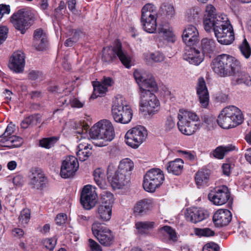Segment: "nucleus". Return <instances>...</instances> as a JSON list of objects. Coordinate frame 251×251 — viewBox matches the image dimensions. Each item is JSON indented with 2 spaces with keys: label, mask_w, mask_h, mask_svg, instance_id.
<instances>
[{
  "label": "nucleus",
  "mask_w": 251,
  "mask_h": 251,
  "mask_svg": "<svg viewBox=\"0 0 251 251\" xmlns=\"http://www.w3.org/2000/svg\"><path fill=\"white\" fill-rule=\"evenodd\" d=\"M90 136L95 141L94 144L98 147L106 146L115 137V131L111 122L106 119L99 121L91 128Z\"/></svg>",
  "instance_id": "obj_1"
},
{
  "label": "nucleus",
  "mask_w": 251,
  "mask_h": 251,
  "mask_svg": "<svg viewBox=\"0 0 251 251\" xmlns=\"http://www.w3.org/2000/svg\"><path fill=\"white\" fill-rule=\"evenodd\" d=\"M177 118L178 129L186 135L194 134L201 126L199 116L193 111L180 109Z\"/></svg>",
  "instance_id": "obj_2"
},
{
  "label": "nucleus",
  "mask_w": 251,
  "mask_h": 251,
  "mask_svg": "<svg viewBox=\"0 0 251 251\" xmlns=\"http://www.w3.org/2000/svg\"><path fill=\"white\" fill-rule=\"evenodd\" d=\"M243 118L241 111L234 106L224 108L219 114L217 122L223 128L234 127L243 122Z\"/></svg>",
  "instance_id": "obj_3"
},
{
  "label": "nucleus",
  "mask_w": 251,
  "mask_h": 251,
  "mask_svg": "<svg viewBox=\"0 0 251 251\" xmlns=\"http://www.w3.org/2000/svg\"><path fill=\"white\" fill-rule=\"evenodd\" d=\"M111 113L116 122L123 124L128 123L133 116L131 106L122 96L116 97L112 106Z\"/></svg>",
  "instance_id": "obj_4"
},
{
  "label": "nucleus",
  "mask_w": 251,
  "mask_h": 251,
  "mask_svg": "<svg viewBox=\"0 0 251 251\" xmlns=\"http://www.w3.org/2000/svg\"><path fill=\"white\" fill-rule=\"evenodd\" d=\"M141 13L140 22L143 30L149 33H155L158 17L157 7L151 3H147L142 8Z\"/></svg>",
  "instance_id": "obj_5"
},
{
  "label": "nucleus",
  "mask_w": 251,
  "mask_h": 251,
  "mask_svg": "<svg viewBox=\"0 0 251 251\" xmlns=\"http://www.w3.org/2000/svg\"><path fill=\"white\" fill-rule=\"evenodd\" d=\"M118 57L122 63L126 68L131 66V59L127 53L123 50L122 43L119 40L115 41L113 46L103 48L102 58L105 61L110 62Z\"/></svg>",
  "instance_id": "obj_6"
},
{
  "label": "nucleus",
  "mask_w": 251,
  "mask_h": 251,
  "mask_svg": "<svg viewBox=\"0 0 251 251\" xmlns=\"http://www.w3.org/2000/svg\"><path fill=\"white\" fill-rule=\"evenodd\" d=\"M151 89L143 90L140 94V110L150 116L157 113L160 109V102Z\"/></svg>",
  "instance_id": "obj_7"
},
{
  "label": "nucleus",
  "mask_w": 251,
  "mask_h": 251,
  "mask_svg": "<svg viewBox=\"0 0 251 251\" xmlns=\"http://www.w3.org/2000/svg\"><path fill=\"white\" fill-rule=\"evenodd\" d=\"M148 135V131L145 127L137 126L126 132L125 142L128 146L137 149L146 141Z\"/></svg>",
  "instance_id": "obj_8"
},
{
  "label": "nucleus",
  "mask_w": 251,
  "mask_h": 251,
  "mask_svg": "<svg viewBox=\"0 0 251 251\" xmlns=\"http://www.w3.org/2000/svg\"><path fill=\"white\" fill-rule=\"evenodd\" d=\"M165 177L163 171L160 169H151L144 177L143 186L149 192H154L163 182Z\"/></svg>",
  "instance_id": "obj_9"
},
{
  "label": "nucleus",
  "mask_w": 251,
  "mask_h": 251,
  "mask_svg": "<svg viewBox=\"0 0 251 251\" xmlns=\"http://www.w3.org/2000/svg\"><path fill=\"white\" fill-rule=\"evenodd\" d=\"M34 14L31 11L21 9L12 15L10 21L13 26L22 34H24L31 25Z\"/></svg>",
  "instance_id": "obj_10"
},
{
  "label": "nucleus",
  "mask_w": 251,
  "mask_h": 251,
  "mask_svg": "<svg viewBox=\"0 0 251 251\" xmlns=\"http://www.w3.org/2000/svg\"><path fill=\"white\" fill-rule=\"evenodd\" d=\"M91 228L93 234L101 245L109 247L113 243L114 235L109 228L99 222H95Z\"/></svg>",
  "instance_id": "obj_11"
},
{
  "label": "nucleus",
  "mask_w": 251,
  "mask_h": 251,
  "mask_svg": "<svg viewBox=\"0 0 251 251\" xmlns=\"http://www.w3.org/2000/svg\"><path fill=\"white\" fill-rule=\"evenodd\" d=\"M133 76L139 87L140 93L148 89L155 90L157 84L154 78L146 71L142 69H136Z\"/></svg>",
  "instance_id": "obj_12"
},
{
  "label": "nucleus",
  "mask_w": 251,
  "mask_h": 251,
  "mask_svg": "<svg viewBox=\"0 0 251 251\" xmlns=\"http://www.w3.org/2000/svg\"><path fill=\"white\" fill-rule=\"evenodd\" d=\"M76 136L78 141L79 142L76 149V154L80 161H84L91 155L92 146L89 143L90 140L88 137L86 131H78Z\"/></svg>",
  "instance_id": "obj_13"
},
{
  "label": "nucleus",
  "mask_w": 251,
  "mask_h": 251,
  "mask_svg": "<svg viewBox=\"0 0 251 251\" xmlns=\"http://www.w3.org/2000/svg\"><path fill=\"white\" fill-rule=\"evenodd\" d=\"M115 165L110 164L107 168V179L113 188L120 189L129 180L128 175L124 174L118 170L115 171Z\"/></svg>",
  "instance_id": "obj_14"
},
{
  "label": "nucleus",
  "mask_w": 251,
  "mask_h": 251,
  "mask_svg": "<svg viewBox=\"0 0 251 251\" xmlns=\"http://www.w3.org/2000/svg\"><path fill=\"white\" fill-rule=\"evenodd\" d=\"M218 42L222 45H229L234 40L233 29L231 24L212 29Z\"/></svg>",
  "instance_id": "obj_15"
},
{
  "label": "nucleus",
  "mask_w": 251,
  "mask_h": 251,
  "mask_svg": "<svg viewBox=\"0 0 251 251\" xmlns=\"http://www.w3.org/2000/svg\"><path fill=\"white\" fill-rule=\"evenodd\" d=\"M97 198L95 187L91 185H87L82 189L80 202L85 209L89 210L95 206L97 202Z\"/></svg>",
  "instance_id": "obj_16"
},
{
  "label": "nucleus",
  "mask_w": 251,
  "mask_h": 251,
  "mask_svg": "<svg viewBox=\"0 0 251 251\" xmlns=\"http://www.w3.org/2000/svg\"><path fill=\"white\" fill-rule=\"evenodd\" d=\"M79 164L77 158L74 156L69 155L65 157L62 162L60 169V176L68 178L73 176L77 171Z\"/></svg>",
  "instance_id": "obj_17"
},
{
  "label": "nucleus",
  "mask_w": 251,
  "mask_h": 251,
  "mask_svg": "<svg viewBox=\"0 0 251 251\" xmlns=\"http://www.w3.org/2000/svg\"><path fill=\"white\" fill-rule=\"evenodd\" d=\"M230 196V193L227 187L222 185L209 193L208 198L214 204L222 205L228 201Z\"/></svg>",
  "instance_id": "obj_18"
},
{
  "label": "nucleus",
  "mask_w": 251,
  "mask_h": 251,
  "mask_svg": "<svg viewBox=\"0 0 251 251\" xmlns=\"http://www.w3.org/2000/svg\"><path fill=\"white\" fill-rule=\"evenodd\" d=\"M49 91L52 92H56L59 93L62 92L64 93L65 96L68 95L69 97L67 99L64 98L63 96L60 99V101L62 102L63 104L68 105L70 104L72 107L76 108H81L83 106V103L80 102L76 98L73 97L72 95L71 94V89H68V88L65 87V86H63L62 88H60L56 86L50 87L49 88Z\"/></svg>",
  "instance_id": "obj_19"
},
{
  "label": "nucleus",
  "mask_w": 251,
  "mask_h": 251,
  "mask_svg": "<svg viewBox=\"0 0 251 251\" xmlns=\"http://www.w3.org/2000/svg\"><path fill=\"white\" fill-rule=\"evenodd\" d=\"M47 182V178L41 170L32 171L29 181V185L31 188L41 190L45 187Z\"/></svg>",
  "instance_id": "obj_20"
},
{
  "label": "nucleus",
  "mask_w": 251,
  "mask_h": 251,
  "mask_svg": "<svg viewBox=\"0 0 251 251\" xmlns=\"http://www.w3.org/2000/svg\"><path fill=\"white\" fill-rule=\"evenodd\" d=\"M229 55L223 54L219 55L212 61L211 67L213 71L221 77H226Z\"/></svg>",
  "instance_id": "obj_21"
},
{
  "label": "nucleus",
  "mask_w": 251,
  "mask_h": 251,
  "mask_svg": "<svg viewBox=\"0 0 251 251\" xmlns=\"http://www.w3.org/2000/svg\"><path fill=\"white\" fill-rule=\"evenodd\" d=\"M231 213L226 209H220L217 210L213 216V223L217 227L227 226L231 222Z\"/></svg>",
  "instance_id": "obj_22"
},
{
  "label": "nucleus",
  "mask_w": 251,
  "mask_h": 251,
  "mask_svg": "<svg viewBox=\"0 0 251 251\" xmlns=\"http://www.w3.org/2000/svg\"><path fill=\"white\" fill-rule=\"evenodd\" d=\"M182 40L187 46L195 44L199 40V33L198 29L194 25H187L182 33Z\"/></svg>",
  "instance_id": "obj_23"
},
{
  "label": "nucleus",
  "mask_w": 251,
  "mask_h": 251,
  "mask_svg": "<svg viewBox=\"0 0 251 251\" xmlns=\"http://www.w3.org/2000/svg\"><path fill=\"white\" fill-rule=\"evenodd\" d=\"M25 65V56L21 51L15 52L9 60V68L16 73L23 71Z\"/></svg>",
  "instance_id": "obj_24"
},
{
  "label": "nucleus",
  "mask_w": 251,
  "mask_h": 251,
  "mask_svg": "<svg viewBox=\"0 0 251 251\" xmlns=\"http://www.w3.org/2000/svg\"><path fill=\"white\" fill-rule=\"evenodd\" d=\"M153 202L151 199H143L137 201L132 211L135 216H142L147 214L152 208Z\"/></svg>",
  "instance_id": "obj_25"
},
{
  "label": "nucleus",
  "mask_w": 251,
  "mask_h": 251,
  "mask_svg": "<svg viewBox=\"0 0 251 251\" xmlns=\"http://www.w3.org/2000/svg\"><path fill=\"white\" fill-rule=\"evenodd\" d=\"M184 59L191 64L199 65L203 60L202 53L195 48L187 47L183 55Z\"/></svg>",
  "instance_id": "obj_26"
},
{
  "label": "nucleus",
  "mask_w": 251,
  "mask_h": 251,
  "mask_svg": "<svg viewBox=\"0 0 251 251\" xmlns=\"http://www.w3.org/2000/svg\"><path fill=\"white\" fill-rule=\"evenodd\" d=\"M196 89L201 106L206 107L209 103V93L203 78L198 79Z\"/></svg>",
  "instance_id": "obj_27"
},
{
  "label": "nucleus",
  "mask_w": 251,
  "mask_h": 251,
  "mask_svg": "<svg viewBox=\"0 0 251 251\" xmlns=\"http://www.w3.org/2000/svg\"><path fill=\"white\" fill-rule=\"evenodd\" d=\"M157 31L158 34L168 43H173L176 41V36L174 33L173 27L169 23H162L159 24Z\"/></svg>",
  "instance_id": "obj_28"
},
{
  "label": "nucleus",
  "mask_w": 251,
  "mask_h": 251,
  "mask_svg": "<svg viewBox=\"0 0 251 251\" xmlns=\"http://www.w3.org/2000/svg\"><path fill=\"white\" fill-rule=\"evenodd\" d=\"M185 215L187 220L194 223L201 222L208 216L207 211L201 208H194L187 210Z\"/></svg>",
  "instance_id": "obj_29"
},
{
  "label": "nucleus",
  "mask_w": 251,
  "mask_h": 251,
  "mask_svg": "<svg viewBox=\"0 0 251 251\" xmlns=\"http://www.w3.org/2000/svg\"><path fill=\"white\" fill-rule=\"evenodd\" d=\"M47 37L45 32L41 28L34 31L33 36V47L38 50H44L47 45Z\"/></svg>",
  "instance_id": "obj_30"
},
{
  "label": "nucleus",
  "mask_w": 251,
  "mask_h": 251,
  "mask_svg": "<svg viewBox=\"0 0 251 251\" xmlns=\"http://www.w3.org/2000/svg\"><path fill=\"white\" fill-rule=\"evenodd\" d=\"M210 171L207 169L199 170L195 175V179L198 187L202 188L208 186Z\"/></svg>",
  "instance_id": "obj_31"
},
{
  "label": "nucleus",
  "mask_w": 251,
  "mask_h": 251,
  "mask_svg": "<svg viewBox=\"0 0 251 251\" xmlns=\"http://www.w3.org/2000/svg\"><path fill=\"white\" fill-rule=\"evenodd\" d=\"M228 66L226 73V77L238 75L241 70V65L239 61L234 57L229 55Z\"/></svg>",
  "instance_id": "obj_32"
},
{
  "label": "nucleus",
  "mask_w": 251,
  "mask_h": 251,
  "mask_svg": "<svg viewBox=\"0 0 251 251\" xmlns=\"http://www.w3.org/2000/svg\"><path fill=\"white\" fill-rule=\"evenodd\" d=\"M201 47L204 55L209 56L213 54L216 50V46L215 40L212 38H204L201 40Z\"/></svg>",
  "instance_id": "obj_33"
},
{
  "label": "nucleus",
  "mask_w": 251,
  "mask_h": 251,
  "mask_svg": "<svg viewBox=\"0 0 251 251\" xmlns=\"http://www.w3.org/2000/svg\"><path fill=\"white\" fill-rule=\"evenodd\" d=\"M236 150V147L232 144L219 146L210 153V156L218 159H222L229 152Z\"/></svg>",
  "instance_id": "obj_34"
},
{
  "label": "nucleus",
  "mask_w": 251,
  "mask_h": 251,
  "mask_svg": "<svg viewBox=\"0 0 251 251\" xmlns=\"http://www.w3.org/2000/svg\"><path fill=\"white\" fill-rule=\"evenodd\" d=\"M210 26L209 29L204 28L207 32H210L212 29L216 27V26L221 27L223 26V25L230 24L227 16L224 13L215 15L213 18L210 21Z\"/></svg>",
  "instance_id": "obj_35"
},
{
  "label": "nucleus",
  "mask_w": 251,
  "mask_h": 251,
  "mask_svg": "<svg viewBox=\"0 0 251 251\" xmlns=\"http://www.w3.org/2000/svg\"><path fill=\"white\" fill-rule=\"evenodd\" d=\"M183 164L184 162L182 159L176 158L169 162L166 167L168 173L177 176L181 173L183 169Z\"/></svg>",
  "instance_id": "obj_36"
},
{
  "label": "nucleus",
  "mask_w": 251,
  "mask_h": 251,
  "mask_svg": "<svg viewBox=\"0 0 251 251\" xmlns=\"http://www.w3.org/2000/svg\"><path fill=\"white\" fill-rule=\"evenodd\" d=\"M23 143V139L17 136L13 135L8 138H1V146L9 148L19 147Z\"/></svg>",
  "instance_id": "obj_37"
},
{
  "label": "nucleus",
  "mask_w": 251,
  "mask_h": 251,
  "mask_svg": "<svg viewBox=\"0 0 251 251\" xmlns=\"http://www.w3.org/2000/svg\"><path fill=\"white\" fill-rule=\"evenodd\" d=\"M112 206L100 205L97 209V217L104 222L109 221L112 216Z\"/></svg>",
  "instance_id": "obj_38"
},
{
  "label": "nucleus",
  "mask_w": 251,
  "mask_h": 251,
  "mask_svg": "<svg viewBox=\"0 0 251 251\" xmlns=\"http://www.w3.org/2000/svg\"><path fill=\"white\" fill-rule=\"evenodd\" d=\"M154 226L155 223L151 221L138 222L135 224L137 232L141 235L149 234Z\"/></svg>",
  "instance_id": "obj_39"
},
{
  "label": "nucleus",
  "mask_w": 251,
  "mask_h": 251,
  "mask_svg": "<svg viewBox=\"0 0 251 251\" xmlns=\"http://www.w3.org/2000/svg\"><path fill=\"white\" fill-rule=\"evenodd\" d=\"M215 8L211 4L206 5L203 18V24L204 28L209 29L210 21L216 14Z\"/></svg>",
  "instance_id": "obj_40"
},
{
  "label": "nucleus",
  "mask_w": 251,
  "mask_h": 251,
  "mask_svg": "<svg viewBox=\"0 0 251 251\" xmlns=\"http://www.w3.org/2000/svg\"><path fill=\"white\" fill-rule=\"evenodd\" d=\"M160 12L167 20H171L175 18L176 11L173 4L169 3H163L160 7Z\"/></svg>",
  "instance_id": "obj_41"
},
{
  "label": "nucleus",
  "mask_w": 251,
  "mask_h": 251,
  "mask_svg": "<svg viewBox=\"0 0 251 251\" xmlns=\"http://www.w3.org/2000/svg\"><path fill=\"white\" fill-rule=\"evenodd\" d=\"M133 168V162L131 159L127 158L122 159L120 162L118 166V170L124 174L128 175V176L129 177Z\"/></svg>",
  "instance_id": "obj_42"
},
{
  "label": "nucleus",
  "mask_w": 251,
  "mask_h": 251,
  "mask_svg": "<svg viewBox=\"0 0 251 251\" xmlns=\"http://www.w3.org/2000/svg\"><path fill=\"white\" fill-rule=\"evenodd\" d=\"M93 176L98 186L101 189H105L106 183L104 171L100 168H97L94 171Z\"/></svg>",
  "instance_id": "obj_43"
},
{
  "label": "nucleus",
  "mask_w": 251,
  "mask_h": 251,
  "mask_svg": "<svg viewBox=\"0 0 251 251\" xmlns=\"http://www.w3.org/2000/svg\"><path fill=\"white\" fill-rule=\"evenodd\" d=\"M233 83L235 84H245L246 85L250 86L251 85V78L249 74L243 72L240 70V73L233 75Z\"/></svg>",
  "instance_id": "obj_44"
},
{
  "label": "nucleus",
  "mask_w": 251,
  "mask_h": 251,
  "mask_svg": "<svg viewBox=\"0 0 251 251\" xmlns=\"http://www.w3.org/2000/svg\"><path fill=\"white\" fill-rule=\"evenodd\" d=\"M92 84L94 88V91L90 97L91 99H95L98 97L102 96L105 95L107 91V87L99 81H93L92 82Z\"/></svg>",
  "instance_id": "obj_45"
},
{
  "label": "nucleus",
  "mask_w": 251,
  "mask_h": 251,
  "mask_svg": "<svg viewBox=\"0 0 251 251\" xmlns=\"http://www.w3.org/2000/svg\"><path fill=\"white\" fill-rule=\"evenodd\" d=\"M186 19L190 23H196L198 21L200 18V9L199 7H194L188 9L186 12Z\"/></svg>",
  "instance_id": "obj_46"
},
{
  "label": "nucleus",
  "mask_w": 251,
  "mask_h": 251,
  "mask_svg": "<svg viewBox=\"0 0 251 251\" xmlns=\"http://www.w3.org/2000/svg\"><path fill=\"white\" fill-rule=\"evenodd\" d=\"M165 58V55L160 52L148 53L144 54V59L149 63L152 61L154 62H162L164 60Z\"/></svg>",
  "instance_id": "obj_47"
},
{
  "label": "nucleus",
  "mask_w": 251,
  "mask_h": 251,
  "mask_svg": "<svg viewBox=\"0 0 251 251\" xmlns=\"http://www.w3.org/2000/svg\"><path fill=\"white\" fill-rule=\"evenodd\" d=\"M159 234L160 236H165L173 241L176 240L177 238L175 230L168 226H164L160 229Z\"/></svg>",
  "instance_id": "obj_48"
},
{
  "label": "nucleus",
  "mask_w": 251,
  "mask_h": 251,
  "mask_svg": "<svg viewBox=\"0 0 251 251\" xmlns=\"http://www.w3.org/2000/svg\"><path fill=\"white\" fill-rule=\"evenodd\" d=\"M40 117L37 116H30L25 118L21 123V127L25 129L31 125L40 123Z\"/></svg>",
  "instance_id": "obj_49"
},
{
  "label": "nucleus",
  "mask_w": 251,
  "mask_h": 251,
  "mask_svg": "<svg viewBox=\"0 0 251 251\" xmlns=\"http://www.w3.org/2000/svg\"><path fill=\"white\" fill-rule=\"evenodd\" d=\"M100 195V205L112 206L113 202V195L111 193L107 191H103L101 193Z\"/></svg>",
  "instance_id": "obj_50"
},
{
  "label": "nucleus",
  "mask_w": 251,
  "mask_h": 251,
  "mask_svg": "<svg viewBox=\"0 0 251 251\" xmlns=\"http://www.w3.org/2000/svg\"><path fill=\"white\" fill-rule=\"evenodd\" d=\"M242 54L246 58H249L251 54V49L246 39H244L239 46Z\"/></svg>",
  "instance_id": "obj_51"
},
{
  "label": "nucleus",
  "mask_w": 251,
  "mask_h": 251,
  "mask_svg": "<svg viewBox=\"0 0 251 251\" xmlns=\"http://www.w3.org/2000/svg\"><path fill=\"white\" fill-rule=\"evenodd\" d=\"M30 219V211L28 209H24L21 211L19 216V221L21 225H26L29 222Z\"/></svg>",
  "instance_id": "obj_52"
},
{
  "label": "nucleus",
  "mask_w": 251,
  "mask_h": 251,
  "mask_svg": "<svg viewBox=\"0 0 251 251\" xmlns=\"http://www.w3.org/2000/svg\"><path fill=\"white\" fill-rule=\"evenodd\" d=\"M195 234L199 236L209 237L214 235V232L209 228H195Z\"/></svg>",
  "instance_id": "obj_53"
},
{
  "label": "nucleus",
  "mask_w": 251,
  "mask_h": 251,
  "mask_svg": "<svg viewBox=\"0 0 251 251\" xmlns=\"http://www.w3.org/2000/svg\"><path fill=\"white\" fill-rule=\"evenodd\" d=\"M58 140V138L52 137L44 138L40 141V145L44 148L49 149L54 145Z\"/></svg>",
  "instance_id": "obj_54"
},
{
  "label": "nucleus",
  "mask_w": 251,
  "mask_h": 251,
  "mask_svg": "<svg viewBox=\"0 0 251 251\" xmlns=\"http://www.w3.org/2000/svg\"><path fill=\"white\" fill-rule=\"evenodd\" d=\"M175 126V122L173 117L171 116H168L165 122L164 125V129L166 132L171 131Z\"/></svg>",
  "instance_id": "obj_55"
},
{
  "label": "nucleus",
  "mask_w": 251,
  "mask_h": 251,
  "mask_svg": "<svg viewBox=\"0 0 251 251\" xmlns=\"http://www.w3.org/2000/svg\"><path fill=\"white\" fill-rule=\"evenodd\" d=\"M73 33V37L70 38L66 40L65 42V46L71 47L78 41L80 34H81V32L80 31L75 30Z\"/></svg>",
  "instance_id": "obj_56"
},
{
  "label": "nucleus",
  "mask_w": 251,
  "mask_h": 251,
  "mask_svg": "<svg viewBox=\"0 0 251 251\" xmlns=\"http://www.w3.org/2000/svg\"><path fill=\"white\" fill-rule=\"evenodd\" d=\"M43 245L50 250H53L56 244V241L53 238L45 239L42 241Z\"/></svg>",
  "instance_id": "obj_57"
},
{
  "label": "nucleus",
  "mask_w": 251,
  "mask_h": 251,
  "mask_svg": "<svg viewBox=\"0 0 251 251\" xmlns=\"http://www.w3.org/2000/svg\"><path fill=\"white\" fill-rule=\"evenodd\" d=\"M15 128V126L11 123L9 124L5 130L4 133L1 135V138H8L10 136H13L12 134L14 133Z\"/></svg>",
  "instance_id": "obj_58"
},
{
  "label": "nucleus",
  "mask_w": 251,
  "mask_h": 251,
  "mask_svg": "<svg viewBox=\"0 0 251 251\" xmlns=\"http://www.w3.org/2000/svg\"><path fill=\"white\" fill-rule=\"evenodd\" d=\"M88 247L91 251H102L101 246L92 239L88 240Z\"/></svg>",
  "instance_id": "obj_59"
},
{
  "label": "nucleus",
  "mask_w": 251,
  "mask_h": 251,
  "mask_svg": "<svg viewBox=\"0 0 251 251\" xmlns=\"http://www.w3.org/2000/svg\"><path fill=\"white\" fill-rule=\"evenodd\" d=\"M219 246L213 242L206 244L203 247L202 251H219Z\"/></svg>",
  "instance_id": "obj_60"
},
{
  "label": "nucleus",
  "mask_w": 251,
  "mask_h": 251,
  "mask_svg": "<svg viewBox=\"0 0 251 251\" xmlns=\"http://www.w3.org/2000/svg\"><path fill=\"white\" fill-rule=\"evenodd\" d=\"M8 29L5 26H0V45L6 39Z\"/></svg>",
  "instance_id": "obj_61"
},
{
  "label": "nucleus",
  "mask_w": 251,
  "mask_h": 251,
  "mask_svg": "<svg viewBox=\"0 0 251 251\" xmlns=\"http://www.w3.org/2000/svg\"><path fill=\"white\" fill-rule=\"evenodd\" d=\"M67 215L65 214H58L55 219L56 224L59 226L64 224L67 220Z\"/></svg>",
  "instance_id": "obj_62"
},
{
  "label": "nucleus",
  "mask_w": 251,
  "mask_h": 251,
  "mask_svg": "<svg viewBox=\"0 0 251 251\" xmlns=\"http://www.w3.org/2000/svg\"><path fill=\"white\" fill-rule=\"evenodd\" d=\"M233 166L230 163L223 164L222 166L223 174L226 176H229L231 173V170L233 168Z\"/></svg>",
  "instance_id": "obj_63"
},
{
  "label": "nucleus",
  "mask_w": 251,
  "mask_h": 251,
  "mask_svg": "<svg viewBox=\"0 0 251 251\" xmlns=\"http://www.w3.org/2000/svg\"><path fill=\"white\" fill-rule=\"evenodd\" d=\"M13 183L16 186H20L23 184V178L20 175H17L13 178Z\"/></svg>",
  "instance_id": "obj_64"
}]
</instances>
